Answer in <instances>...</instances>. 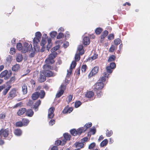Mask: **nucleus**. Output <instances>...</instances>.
<instances>
[{"instance_id":"f257e3e1","label":"nucleus","mask_w":150,"mask_h":150,"mask_svg":"<svg viewBox=\"0 0 150 150\" xmlns=\"http://www.w3.org/2000/svg\"><path fill=\"white\" fill-rule=\"evenodd\" d=\"M57 53V52H52L50 54L48 58L45 61L46 63L48 64H52L54 61L53 59L56 57Z\"/></svg>"},{"instance_id":"f03ea898","label":"nucleus","mask_w":150,"mask_h":150,"mask_svg":"<svg viewBox=\"0 0 150 150\" xmlns=\"http://www.w3.org/2000/svg\"><path fill=\"white\" fill-rule=\"evenodd\" d=\"M11 70L8 71L7 70H5L1 72L0 74V78L5 77V80L8 79L11 75Z\"/></svg>"},{"instance_id":"7ed1b4c3","label":"nucleus","mask_w":150,"mask_h":150,"mask_svg":"<svg viewBox=\"0 0 150 150\" xmlns=\"http://www.w3.org/2000/svg\"><path fill=\"white\" fill-rule=\"evenodd\" d=\"M33 49L31 51V52L29 55V57L31 58L34 57L36 53L39 51V48L37 45L33 44Z\"/></svg>"},{"instance_id":"20e7f679","label":"nucleus","mask_w":150,"mask_h":150,"mask_svg":"<svg viewBox=\"0 0 150 150\" xmlns=\"http://www.w3.org/2000/svg\"><path fill=\"white\" fill-rule=\"evenodd\" d=\"M42 35L40 32H37L35 34V37L33 40V44L37 45L40 41Z\"/></svg>"},{"instance_id":"39448f33","label":"nucleus","mask_w":150,"mask_h":150,"mask_svg":"<svg viewBox=\"0 0 150 150\" xmlns=\"http://www.w3.org/2000/svg\"><path fill=\"white\" fill-rule=\"evenodd\" d=\"M76 65V63L75 61H73L71 64L69 70H67V76L69 77L71 74L73 69L74 68Z\"/></svg>"},{"instance_id":"423d86ee","label":"nucleus","mask_w":150,"mask_h":150,"mask_svg":"<svg viewBox=\"0 0 150 150\" xmlns=\"http://www.w3.org/2000/svg\"><path fill=\"white\" fill-rule=\"evenodd\" d=\"M104 86V85L102 82H98L94 86V88L95 90H99L102 89Z\"/></svg>"},{"instance_id":"0eeeda50","label":"nucleus","mask_w":150,"mask_h":150,"mask_svg":"<svg viewBox=\"0 0 150 150\" xmlns=\"http://www.w3.org/2000/svg\"><path fill=\"white\" fill-rule=\"evenodd\" d=\"M16 96V90L15 88L13 89L9 93L8 98L10 99H12Z\"/></svg>"},{"instance_id":"6e6552de","label":"nucleus","mask_w":150,"mask_h":150,"mask_svg":"<svg viewBox=\"0 0 150 150\" xmlns=\"http://www.w3.org/2000/svg\"><path fill=\"white\" fill-rule=\"evenodd\" d=\"M99 68L98 67L96 66L94 67L92 70L89 74V76L91 77L96 74L98 72Z\"/></svg>"},{"instance_id":"1a4fd4ad","label":"nucleus","mask_w":150,"mask_h":150,"mask_svg":"<svg viewBox=\"0 0 150 150\" xmlns=\"http://www.w3.org/2000/svg\"><path fill=\"white\" fill-rule=\"evenodd\" d=\"M43 72L45 77H50L54 76L56 75V73H54L50 70L44 71Z\"/></svg>"},{"instance_id":"9d476101","label":"nucleus","mask_w":150,"mask_h":150,"mask_svg":"<svg viewBox=\"0 0 150 150\" xmlns=\"http://www.w3.org/2000/svg\"><path fill=\"white\" fill-rule=\"evenodd\" d=\"M54 108L53 107H51L49 109L48 111V117L50 119L52 118L54 115Z\"/></svg>"},{"instance_id":"9b49d317","label":"nucleus","mask_w":150,"mask_h":150,"mask_svg":"<svg viewBox=\"0 0 150 150\" xmlns=\"http://www.w3.org/2000/svg\"><path fill=\"white\" fill-rule=\"evenodd\" d=\"M71 136L68 133H65L64 134V139H62L63 142L62 144H64L67 140L70 139Z\"/></svg>"},{"instance_id":"f8f14e48","label":"nucleus","mask_w":150,"mask_h":150,"mask_svg":"<svg viewBox=\"0 0 150 150\" xmlns=\"http://www.w3.org/2000/svg\"><path fill=\"white\" fill-rule=\"evenodd\" d=\"M46 80V78L43 72H41L40 76L38 79V81L40 82H42L45 81Z\"/></svg>"},{"instance_id":"ddd939ff","label":"nucleus","mask_w":150,"mask_h":150,"mask_svg":"<svg viewBox=\"0 0 150 150\" xmlns=\"http://www.w3.org/2000/svg\"><path fill=\"white\" fill-rule=\"evenodd\" d=\"M2 135L4 137H7L8 135L9 132L8 129H1Z\"/></svg>"},{"instance_id":"4468645a","label":"nucleus","mask_w":150,"mask_h":150,"mask_svg":"<svg viewBox=\"0 0 150 150\" xmlns=\"http://www.w3.org/2000/svg\"><path fill=\"white\" fill-rule=\"evenodd\" d=\"M74 145L76 148L78 149H80L83 148L84 146V144L82 142H77L75 143Z\"/></svg>"},{"instance_id":"2eb2a0df","label":"nucleus","mask_w":150,"mask_h":150,"mask_svg":"<svg viewBox=\"0 0 150 150\" xmlns=\"http://www.w3.org/2000/svg\"><path fill=\"white\" fill-rule=\"evenodd\" d=\"M22 91L23 94H25L27 92V87L25 84H23L22 86Z\"/></svg>"},{"instance_id":"dca6fc26","label":"nucleus","mask_w":150,"mask_h":150,"mask_svg":"<svg viewBox=\"0 0 150 150\" xmlns=\"http://www.w3.org/2000/svg\"><path fill=\"white\" fill-rule=\"evenodd\" d=\"M83 48V46L82 45H80L78 47V51L79 52V53L80 55H82L84 53Z\"/></svg>"},{"instance_id":"f3484780","label":"nucleus","mask_w":150,"mask_h":150,"mask_svg":"<svg viewBox=\"0 0 150 150\" xmlns=\"http://www.w3.org/2000/svg\"><path fill=\"white\" fill-rule=\"evenodd\" d=\"M83 43L84 45H87L89 44L90 43V40L88 37H86L84 38L83 39Z\"/></svg>"},{"instance_id":"a211bd4d","label":"nucleus","mask_w":150,"mask_h":150,"mask_svg":"<svg viewBox=\"0 0 150 150\" xmlns=\"http://www.w3.org/2000/svg\"><path fill=\"white\" fill-rule=\"evenodd\" d=\"M103 76L100 79L99 81L103 83V82H105V77H108L107 76V74L106 72H105L103 74Z\"/></svg>"},{"instance_id":"6ab92c4d","label":"nucleus","mask_w":150,"mask_h":150,"mask_svg":"<svg viewBox=\"0 0 150 150\" xmlns=\"http://www.w3.org/2000/svg\"><path fill=\"white\" fill-rule=\"evenodd\" d=\"M26 114L28 116L31 117L33 114V112L31 109H28L26 111Z\"/></svg>"},{"instance_id":"aec40b11","label":"nucleus","mask_w":150,"mask_h":150,"mask_svg":"<svg viewBox=\"0 0 150 150\" xmlns=\"http://www.w3.org/2000/svg\"><path fill=\"white\" fill-rule=\"evenodd\" d=\"M26 110V109L25 108H22L18 111L17 112V114L18 115H21L25 112Z\"/></svg>"},{"instance_id":"412c9836","label":"nucleus","mask_w":150,"mask_h":150,"mask_svg":"<svg viewBox=\"0 0 150 150\" xmlns=\"http://www.w3.org/2000/svg\"><path fill=\"white\" fill-rule=\"evenodd\" d=\"M39 97V93L36 92L33 93L32 96V98L33 100H36Z\"/></svg>"},{"instance_id":"4be33fe9","label":"nucleus","mask_w":150,"mask_h":150,"mask_svg":"<svg viewBox=\"0 0 150 150\" xmlns=\"http://www.w3.org/2000/svg\"><path fill=\"white\" fill-rule=\"evenodd\" d=\"M93 95L94 93L93 92L90 91L87 92L85 96L87 98H91L93 96Z\"/></svg>"},{"instance_id":"5701e85b","label":"nucleus","mask_w":150,"mask_h":150,"mask_svg":"<svg viewBox=\"0 0 150 150\" xmlns=\"http://www.w3.org/2000/svg\"><path fill=\"white\" fill-rule=\"evenodd\" d=\"M23 59V57L21 54H18L16 57V60L18 62H21Z\"/></svg>"},{"instance_id":"b1692460","label":"nucleus","mask_w":150,"mask_h":150,"mask_svg":"<svg viewBox=\"0 0 150 150\" xmlns=\"http://www.w3.org/2000/svg\"><path fill=\"white\" fill-rule=\"evenodd\" d=\"M64 92V91L62 89H61L56 94V97H60L63 94Z\"/></svg>"},{"instance_id":"393cba45","label":"nucleus","mask_w":150,"mask_h":150,"mask_svg":"<svg viewBox=\"0 0 150 150\" xmlns=\"http://www.w3.org/2000/svg\"><path fill=\"white\" fill-rule=\"evenodd\" d=\"M41 103V101L40 100H39L37 101L34 106V108L35 109V111H37L38 110V107L39 106V105H40Z\"/></svg>"},{"instance_id":"a878e982","label":"nucleus","mask_w":150,"mask_h":150,"mask_svg":"<svg viewBox=\"0 0 150 150\" xmlns=\"http://www.w3.org/2000/svg\"><path fill=\"white\" fill-rule=\"evenodd\" d=\"M50 64H46L43 66V68L44 69V71L48 70L51 69V66L49 65Z\"/></svg>"},{"instance_id":"bb28decb","label":"nucleus","mask_w":150,"mask_h":150,"mask_svg":"<svg viewBox=\"0 0 150 150\" xmlns=\"http://www.w3.org/2000/svg\"><path fill=\"white\" fill-rule=\"evenodd\" d=\"M29 122L28 119L26 118H23L22 120V122L23 125L26 126Z\"/></svg>"},{"instance_id":"cd10ccee","label":"nucleus","mask_w":150,"mask_h":150,"mask_svg":"<svg viewBox=\"0 0 150 150\" xmlns=\"http://www.w3.org/2000/svg\"><path fill=\"white\" fill-rule=\"evenodd\" d=\"M108 32L107 30H105L100 36L101 39L104 38L108 35Z\"/></svg>"},{"instance_id":"c85d7f7f","label":"nucleus","mask_w":150,"mask_h":150,"mask_svg":"<svg viewBox=\"0 0 150 150\" xmlns=\"http://www.w3.org/2000/svg\"><path fill=\"white\" fill-rule=\"evenodd\" d=\"M85 131V129H84V128H80L77 130V134H78L79 135H80L82 133L84 132Z\"/></svg>"},{"instance_id":"c756f323","label":"nucleus","mask_w":150,"mask_h":150,"mask_svg":"<svg viewBox=\"0 0 150 150\" xmlns=\"http://www.w3.org/2000/svg\"><path fill=\"white\" fill-rule=\"evenodd\" d=\"M11 87V86H9L4 90L2 92V93L4 96H5L6 95Z\"/></svg>"},{"instance_id":"7c9ffc66","label":"nucleus","mask_w":150,"mask_h":150,"mask_svg":"<svg viewBox=\"0 0 150 150\" xmlns=\"http://www.w3.org/2000/svg\"><path fill=\"white\" fill-rule=\"evenodd\" d=\"M15 134L18 136H20L22 133V132L20 129H16L14 132Z\"/></svg>"},{"instance_id":"2f4dec72","label":"nucleus","mask_w":150,"mask_h":150,"mask_svg":"<svg viewBox=\"0 0 150 150\" xmlns=\"http://www.w3.org/2000/svg\"><path fill=\"white\" fill-rule=\"evenodd\" d=\"M60 47L59 45H57L53 47L51 50V52H55L56 50H58Z\"/></svg>"},{"instance_id":"473e14b6","label":"nucleus","mask_w":150,"mask_h":150,"mask_svg":"<svg viewBox=\"0 0 150 150\" xmlns=\"http://www.w3.org/2000/svg\"><path fill=\"white\" fill-rule=\"evenodd\" d=\"M39 96L41 98H43L45 95V91L43 90H41L40 92L39 93Z\"/></svg>"},{"instance_id":"72a5a7b5","label":"nucleus","mask_w":150,"mask_h":150,"mask_svg":"<svg viewBox=\"0 0 150 150\" xmlns=\"http://www.w3.org/2000/svg\"><path fill=\"white\" fill-rule=\"evenodd\" d=\"M73 110L72 108H69L67 110L66 109H64L63 111V112L64 113H70V112H72Z\"/></svg>"},{"instance_id":"f704fd0d","label":"nucleus","mask_w":150,"mask_h":150,"mask_svg":"<svg viewBox=\"0 0 150 150\" xmlns=\"http://www.w3.org/2000/svg\"><path fill=\"white\" fill-rule=\"evenodd\" d=\"M19 68V65L18 64H16L12 67V70L13 71H17Z\"/></svg>"},{"instance_id":"c9c22d12","label":"nucleus","mask_w":150,"mask_h":150,"mask_svg":"<svg viewBox=\"0 0 150 150\" xmlns=\"http://www.w3.org/2000/svg\"><path fill=\"white\" fill-rule=\"evenodd\" d=\"M33 48L32 47V45L31 44L29 45L26 48V52H30L33 49Z\"/></svg>"},{"instance_id":"e433bc0d","label":"nucleus","mask_w":150,"mask_h":150,"mask_svg":"<svg viewBox=\"0 0 150 150\" xmlns=\"http://www.w3.org/2000/svg\"><path fill=\"white\" fill-rule=\"evenodd\" d=\"M108 143V140L105 139L103 141L100 143V146H105Z\"/></svg>"},{"instance_id":"4c0bfd02","label":"nucleus","mask_w":150,"mask_h":150,"mask_svg":"<svg viewBox=\"0 0 150 150\" xmlns=\"http://www.w3.org/2000/svg\"><path fill=\"white\" fill-rule=\"evenodd\" d=\"M115 56L112 55L109 58L108 61V62L112 61L115 60Z\"/></svg>"},{"instance_id":"58836bf2","label":"nucleus","mask_w":150,"mask_h":150,"mask_svg":"<svg viewBox=\"0 0 150 150\" xmlns=\"http://www.w3.org/2000/svg\"><path fill=\"white\" fill-rule=\"evenodd\" d=\"M106 69L107 73H111L112 71V68H111L110 66H109L106 67Z\"/></svg>"},{"instance_id":"ea45409f","label":"nucleus","mask_w":150,"mask_h":150,"mask_svg":"<svg viewBox=\"0 0 150 150\" xmlns=\"http://www.w3.org/2000/svg\"><path fill=\"white\" fill-rule=\"evenodd\" d=\"M16 47L17 49L21 50L22 49V45L21 43H19L17 44Z\"/></svg>"},{"instance_id":"a19ab883","label":"nucleus","mask_w":150,"mask_h":150,"mask_svg":"<svg viewBox=\"0 0 150 150\" xmlns=\"http://www.w3.org/2000/svg\"><path fill=\"white\" fill-rule=\"evenodd\" d=\"M70 132L71 134L73 136H76L77 134V131L75 129H71L70 131Z\"/></svg>"},{"instance_id":"79ce46f5","label":"nucleus","mask_w":150,"mask_h":150,"mask_svg":"<svg viewBox=\"0 0 150 150\" xmlns=\"http://www.w3.org/2000/svg\"><path fill=\"white\" fill-rule=\"evenodd\" d=\"M92 126V123H89L86 124L85 125L84 128V129H85V131L87 129V128L90 127Z\"/></svg>"},{"instance_id":"37998d69","label":"nucleus","mask_w":150,"mask_h":150,"mask_svg":"<svg viewBox=\"0 0 150 150\" xmlns=\"http://www.w3.org/2000/svg\"><path fill=\"white\" fill-rule=\"evenodd\" d=\"M121 42V40L117 38L115 39L114 40L115 44L116 45H118Z\"/></svg>"},{"instance_id":"c03bdc74","label":"nucleus","mask_w":150,"mask_h":150,"mask_svg":"<svg viewBox=\"0 0 150 150\" xmlns=\"http://www.w3.org/2000/svg\"><path fill=\"white\" fill-rule=\"evenodd\" d=\"M12 60V57L11 55H9L8 56L6 59L7 62L8 63H10Z\"/></svg>"},{"instance_id":"a18cd8bd","label":"nucleus","mask_w":150,"mask_h":150,"mask_svg":"<svg viewBox=\"0 0 150 150\" xmlns=\"http://www.w3.org/2000/svg\"><path fill=\"white\" fill-rule=\"evenodd\" d=\"M102 31V29L100 28H97L95 30L96 33L97 35H99L100 34Z\"/></svg>"},{"instance_id":"49530a36","label":"nucleus","mask_w":150,"mask_h":150,"mask_svg":"<svg viewBox=\"0 0 150 150\" xmlns=\"http://www.w3.org/2000/svg\"><path fill=\"white\" fill-rule=\"evenodd\" d=\"M57 34V33L56 31H52L50 33V35L51 37L52 38H54L55 37L56 35Z\"/></svg>"},{"instance_id":"de8ad7c7","label":"nucleus","mask_w":150,"mask_h":150,"mask_svg":"<svg viewBox=\"0 0 150 150\" xmlns=\"http://www.w3.org/2000/svg\"><path fill=\"white\" fill-rule=\"evenodd\" d=\"M62 144V141L59 140H57L55 142V144L57 145H63L64 144Z\"/></svg>"},{"instance_id":"09e8293b","label":"nucleus","mask_w":150,"mask_h":150,"mask_svg":"<svg viewBox=\"0 0 150 150\" xmlns=\"http://www.w3.org/2000/svg\"><path fill=\"white\" fill-rule=\"evenodd\" d=\"M72 95H70L67 97V101L68 103H69L71 102L72 99Z\"/></svg>"},{"instance_id":"8fccbe9b","label":"nucleus","mask_w":150,"mask_h":150,"mask_svg":"<svg viewBox=\"0 0 150 150\" xmlns=\"http://www.w3.org/2000/svg\"><path fill=\"white\" fill-rule=\"evenodd\" d=\"M81 104V103L80 101L76 102L75 103V107L76 108L79 107Z\"/></svg>"},{"instance_id":"3c124183","label":"nucleus","mask_w":150,"mask_h":150,"mask_svg":"<svg viewBox=\"0 0 150 150\" xmlns=\"http://www.w3.org/2000/svg\"><path fill=\"white\" fill-rule=\"evenodd\" d=\"M46 43V40L45 38H44L43 37L42 38V39L41 43V45L42 47H43L44 45Z\"/></svg>"},{"instance_id":"603ef678","label":"nucleus","mask_w":150,"mask_h":150,"mask_svg":"<svg viewBox=\"0 0 150 150\" xmlns=\"http://www.w3.org/2000/svg\"><path fill=\"white\" fill-rule=\"evenodd\" d=\"M80 55H81L79 53V54H76L75 58V59L76 61H78L79 60L80 58Z\"/></svg>"},{"instance_id":"864d4df0","label":"nucleus","mask_w":150,"mask_h":150,"mask_svg":"<svg viewBox=\"0 0 150 150\" xmlns=\"http://www.w3.org/2000/svg\"><path fill=\"white\" fill-rule=\"evenodd\" d=\"M112 133V131H109L108 130H107L106 131V135L108 137H110Z\"/></svg>"},{"instance_id":"5fc2aeb1","label":"nucleus","mask_w":150,"mask_h":150,"mask_svg":"<svg viewBox=\"0 0 150 150\" xmlns=\"http://www.w3.org/2000/svg\"><path fill=\"white\" fill-rule=\"evenodd\" d=\"M95 145L96 144L94 142L92 143L89 145L88 148L90 149H93L95 146Z\"/></svg>"},{"instance_id":"6e6d98bb","label":"nucleus","mask_w":150,"mask_h":150,"mask_svg":"<svg viewBox=\"0 0 150 150\" xmlns=\"http://www.w3.org/2000/svg\"><path fill=\"white\" fill-rule=\"evenodd\" d=\"M109 66H110L112 69H114L116 67V64L115 63H111L110 64Z\"/></svg>"},{"instance_id":"4d7b16f0","label":"nucleus","mask_w":150,"mask_h":150,"mask_svg":"<svg viewBox=\"0 0 150 150\" xmlns=\"http://www.w3.org/2000/svg\"><path fill=\"white\" fill-rule=\"evenodd\" d=\"M64 34L62 33H59L58 35L57 36V39H60L64 36Z\"/></svg>"},{"instance_id":"13d9d810","label":"nucleus","mask_w":150,"mask_h":150,"mask_svg":"<svg viewBox=\"0 0 150 150\" xmlns=\"http://www.w3.org/2000/svg\"><path fill=\"white\" fill-rule=\"evenodd\" d=\"M16 126L21 127L23 125L22 122H17L16 123Z\"/></svg>"},{"instance_id":"bf43d9fd","label":"nucleus","mask_w":150,"mask_h":150,"mask_svg":"<svg viewBox=\"0 0 150 150\" xmlns=\"http://www.w3.org/2000/svg\"><path fill=\"white\" fill-rule=\"evenodd\" d=\"M87 67V66L86 65H83L81 67V70L82 72H85Z\"/></svg>"},{"instance_id":"052dcab7","label":"nucleus","mask_w":150,"mask_h":150,"mask_svg":"<svg viewBox=\"0 0 150 150\" xmlns=\"http://www.w3.org/2000/svg\"><path fill=\"white\" fill-rule=\"evenodd\" d=\"M55 123V121L53 119L51 120L49 122V125L50 126L52 125Z\"/></svg>"},{"instance_id":"680f3d73","label":"nucleus","mask_w":150,"mask_h":150,"mask_svg":"<svg viewBox=\"0 0 150 150\" xmlns=\"http://www.w3.org/2000/svg\"><path fill=\"white\" fill-rule=\"evenodd\" d=\"M114 38V36L113 34H111L109 35L108 36V39L110 40L112 39H113Z\"/></svg>"},{"instance_id":"e2e57ef3","label":"nucleus","mask_w":150,"mask_h":150,"mask_svg":"<svg viewBox=\"0 0 150 150\" xmlns=\"http://www.w3.org/2000/svg\"><path fill=\"white\" fill-rule=\"evenodd\" d=\"M52 45V43H48L47 46V48L48 51H49V50L50 48Z\"/></svg>"},{"instance_id":"0e129e2a","label":"nucleus","mask_w":150,"mask_h":150,"mask_svg":"<svg viewBox=\"0 0 150 150\" xmlns=\"http://www.w3.org/2000/svg\"><path fill=\"white\" fill-rule=\"evenodd\" d=\"M115 47L114 45H112L111 47H110L109 49V51L110 52H113L115 50Z\"/></svg>"},{"instance_id":"69168bd1","label":"nucleus","mask_w":150,"mask_h":150,"mask_svg":"<svg viewBox=\"0 0 150 150\" xmlns=\"http://www.w3.org/2000/svg\"><path fill=\"white\" fill-rule=\"evenodd\" d=\"M98 55L96 54H94L91 57L92 60L96 59L98 57Z\"/></svg>"},{"instance_id":"338daca9","label":"nucleus","mask_w":150,"mask_h":150,"mask_svg":"<svg viewBox=\"0 0 150 150\" xmlns=\"http://www.w3.org/2000/svg\"><path fill=\"white\" fill-rule=\"evenodd\" d=\"M11 53L13 54L15 52V50L14 48H11L10 49Z\"/></svg>"},{"instance_id":"774afa93","label":"nucleus","mask_w":150,"mask_h":150,"mask_svg":"<svg viewBox=\"0 0 150 150\" xmlns=\"http://www.w3.org/2000/svg\"><path fill=\"white\" fill-rule=\"evenodd\" d=\"M90 131L93 133V134H94L96 133V130L95 127H92Z\"/></svg>"}]
</instances>
